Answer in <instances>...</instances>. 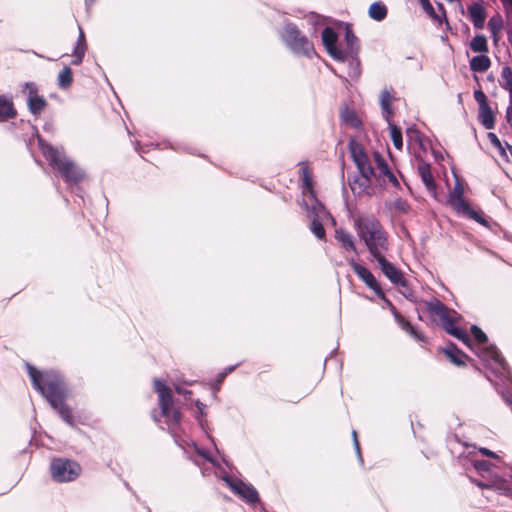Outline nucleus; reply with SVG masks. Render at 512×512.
<instances>
[{
	"label": "nucleus",
	"mask_w": 512,
	"mask_h": 512,
	"mask_svg": "<svg viewBox=\"0 0 512 512\" xmlns=\"http://www.w3.org/2000/svg\"><path fill=\"white\" fill-rule=\"evenodd\" d=\"M27 370L33 387L47 399L68 425L74 426L71 411L64 404L66 387L60 374L52 370L40 372L29 364H27Z\"/></svg>",
	"instance_id": "f257e3e1"
},
{
	"label": "nucleus",
	"mask_w": 512,
	"mask_h": 512,
	"mask_svg": "<svg viewBox=\"0 0 512 512\" xmlns=\"http://www.w3.org/2000/svg\"><path fill=\"white\" fill-rule=\"evenodd\" d=\"M353 227L373 260L387 255L390 249L388 233L378 219L373 216H356L353 218Z\"/></svg>",
	"instance_id": "f03ea898"
},
{
	"label": "nucleus",
	"mask_w": 512,
	"mask_h": 512,
	"mask_svg": "<svg viewBox=\"0 0 512 512\" xmlns=\"http://www.w3.org/2000/svg\"><path fill=\"white\" fill-rule=\"evenodd\" d=\"M471 332L476 344L469 348L477 353L497 377L509 379L510 370L507 363L495 346H486V334L475 325L471 327Z\"/></svg>",
	"instance_id": "7ed1b4c3"
},
{
	"label": "nucleus",
	"mask_w": 512,
	"mask_h": 512,
	"mask_svg": "<svg viewBox=\"0 0 512 512\" xmlns=\"http://www.w3.org/2000/svg\"><path fill=\"white\" fill-rule=\"evenodd\" d=\"M38 142L43 156L59 171L65 182L77 184L84 178L83 170L70 160L62 149L49 145L42 138H39Z\"/></svg>",
	"instance_id": "20e7f679"
},
{
	"label": "nucleus",
	"mask_w": 512,
	"mask_h": 512,
	"mask_svg": "<svg viewBox=\"0 0 512 512\" xmlns=\"http://www.w3.org/2000/svg\"><path fill=\"white\" fill-rule=\"evenodd\" d=\"M349 265L353 269L354 273L370 288L372 289L377 295H379L382 299H384L387 303V305L391 308V311L394 315V318L398 325L406 331L408 334H410L413 338H415L418 341H424V336L418 332L410 322L405 320L404 317H402L395 309V307L392 305V303L385 299L384 293L378 284L377 280L375 279L374 275L371 273L369 269L364 267L363 265L357 263L354 259L348 260Z\"/></svg>",
	"instance_id": "39448f33"
},
{
	"label": "nucleus",
	"mask_w": 512,
	"mask_h": 512,
	"mask_svg": "<svg viewBox=\"0 0 512 512\" xmlns=\"http://www.w3.org/2000/svg\"><path fill=\"white\" fill-rule=\"evenodd\" d=\"M282 41L295 54L306 57L315 55L313 43L293 23H286L281 34Z\"/></svg>",
	"instance_id": "423d86ee"
},
{
	"label": "nucleus",
	"mask_w": 512,
	"mask_h": 512,
	"mask_svg": "<svg viewBox=\"0 0 512 512\" xmlns=\"http://www.w3.org/2000/svg\"><path fill=\"white\" fill-rule=\"evenodd\" d=\"M154 390L158 394L161 414L166 419L169 429L174 431L181 421V413L174 408L171 389L161 380H154Z\"/></svg>",
	"instance_id": "0eeeda50"
},
{
	"label": "nucleus",
	"mask_w": 512,
	"mask_h": 512,
	"mask_svg": "<svg viewBox=\"0 0 512 512\" xmlns=\"http://www.w3.org/2000/svg\"><path fill=\"white\" fill-rule=\"evenodd\" d=\"M464 187L462 183L456 179L454 187L449 193L448 203L449 205L459 214H463L470 219L478 222L483 226H488L487 220L482 216V214L478 211H475L470 207L468 202L465 201L464 197Z\"/></svg>",
	"instance_id": "6e6552de"
},
{
	"label": "nucleus",
	"mask_w": 512,
	"mask_h": 512,
	"mask_svg": "<svg viewBox=\"0 0 512 512\" xmlns=\"http://www.w3.org/2000/svg\"><path fill=\"white\" fill-rule=\"evenodd\" d=\"M50 473L56 482H71L81 474V466L74 460L56 458L51 461Z\"/></svg>",
	"instance_id": "1a4fd4ad"
},
{
	"label": "nucleus",
	"mask_w": 512,
	"mask_h": 512,
	"mask_svg": "<svg viewBox=\"0 0 512 512\" xmlns=\"http://www.w3.org/2000/svg\"><path fill=\"white\" fill-rule=\"evenodd\" d=\"M349 147L353 161L355 162L360 174L364 177L376 176V168L373 166V163H375L374 155L370 158L364 151L362 145L356 141H351Z\"/></svg>",
	"instance_id": "9d476101"
},
{
	"label": "nucleus",
	"mask_w": 512,
	"mask_h": 512,
	"mask_svg": "<svg viewBox=\"0 0 512 512\" xmlns=\"http://www.w3.org/2000/svg\"><path fill=\"white\" fill-rule=\"evenodd\" d=\"M223 480L236 495L248 504L253 505L259 502L258 492L251 484L228 476H225Z\"/></svg>",
	"instance_id": "9b49d317"
},
{
	"label": "nucleus",
	"mask_w": 512,
	"mask_h": 512,
	"mask_svg": "<svg viewBox=\"0 0 512 512\" xmlns=\"http://www.w3.org/2000/svg\"><path fill=\"white\" fill-rule=\"evenodd\" d=\"M301 170L303 173V193L309 194L312 200L311 205L307 206L308 216L312 217V219H325L329 217V214L326 211L325 207L315 198L311 181L308 177L307 168H302Z\"/></svg>",
	"instance_id": "f8f14e48"
},
{
	"label": "nucleus",
	"mask_w": 512,
	"mask_h": 512,
	"mask_svg": "<svg viewBox=\"0 0 512 512\" xmlns=\"http://www.w3.org/2000/svg\"><path fill=\"white\" fill-rule=\"evenodd\" d=\"M23 93L27 96V105L33 115H40L45 109L47 102L43 96L38 94V87L33 82L25 83Z\"/></svg>",
	"instance_id": "ddd939ff"
},
{
	"label": "nucleus",
	"mask_w": 512,
	"mask_h": 512,
	"mask_svg": "<svg viewBox=\"0 0 512 512\" xmlns=\"http://www.w3.org/2000/svg\"><path fill=\"white\" fill-rule=\"evenodd\" d=\"M321 37H322L323 45L325 46L327 52L329 53V55L331 57H333L336 60H340V61L347 60V52L339 49L336 46L338 36L332 28L326 27L323 30Z\"/></svg>",
	"instance_id": "4468645a"
},
{
	"label": "nucleus",
	"mask_w": 512,
	"mask_h": 512,
	"mask_svg": "<svg viewBox=\"0 0 512 512\" xmlns=\"http://www.w3.org/2000/svg\"><path fill=\"white\" fill-rule=\"evenodd\" d=\"M374 161L376 165V176L383 184H391L392 186L399 188L400 183L396 175L389 169L388 164L379 152H374Z\"/></svg>",
	"instance_id": "2eb2a0df"
},
{
	"label": "nucleus",
	"mask_w": 512,
	"mask_h": 512,
	"mask_svg": "<svg viewBox=\"0 0 512 512\" xmlns=\"http://www.w3.org/2000/svg\"><path fill=\"white\" fill-rule=\"evenodd\" d=\"M426 309L432 318H439L442 326L447 322L451 321L452 318L457 316V313L453 310L448 309L438 299H433L425 303Z\"/></svg>",
	"instance_id": "dca6fc26"
},
{
	"label": "nucleus",
	"mask_w": 512,
	"mask_h": 512,
	"mask_svg": "<svg viewBox=\"0 0 512 512\" xmlns=\"http://www.w3.org/2000/svg\"><path fill=\"white\" fill-rule=\"evenodd\" d=\"M382 273L394 284H400L403 282L402 272L395 267L391 262H389L386 258V255L380 256L374 259Z\"/></svg>",
	"instance_id": "f3484780"
},
{
	"label": "nucleus",
	"mask_w": 512,
	"mask_h": 512,
	"mask_svg": "<svg viewBox=\"0 0 512 512\" xmlns=\"http://www.w3.org/2000/svg\"><path fill=\"white\" fill-rule=\"evenodd\" d=\"M345 41H346L347 47L349 49V51H346L347 58L349 57V55L351 56L350 64H351V67L353 70L352 75L358 76L359 75V61L357 60L356 57H354V55L357 53V50H358L357 38L353 34V32L348 28L346 29V32H345Z\"/></svg>",
	"instance_id": "a211bd4d"
},
{
	"label": "nucleus",
	"mask_w": 512,
	"mask_h": 512,
	"mask_svg": "<svg viewBox=\"0 0 512 512\" xmlns=\"http://www.w3.org/2000/svg\"><path fill=\"white\" fill-rule=\"evenodd\" d=\"M477 485L481 488L494 489L501 494L512 496V476L510 479L496 477L488 483L477 482Z\"/></svg>",
	"instance_id": "6ab92c4d"
},
{
	"label": "nucleus",
	"mask_w": 512,
	"mask_h": 512,
	"mask_svg": "<svg viewBox=\"0 0 512 512\" xmlns=\"http://www.w3.org/2000/svg\"><path fill=\"white\" fill-rule=\"evenodd\" d=\"M418 173L421 177L422 182L426 186V188L432 192H436V184L434 178L431 173V167L428 163L421 161L418 164Z\"/></svg>",
	"instance_id": "aec40b11"
},
{
	"label": "nucleus",
	"mask_w": 512,
	"mask_h": 512,
	"mask_svg": "<svg viewBox=\"0 0 512 512\" xmlns=\"http://www.w3.org/2000/svg\"><path fill=\"white\" fill-rule=\"evenodd\" d=\"M456 318H457V316L455 318H452L451 321L447 322L443 326V328L449 334H451L452 336H454L457 339L461 340L468 347H472V342H471V339L469 338L467 332L464 329L455 326Z\"/></svg>",
	"instance_id": "412c9836"
},
{
	"label": "nucleus",
	"mask_w": 512,
	"mask_h": 512,
	"mask_svg": "<svg viewBox=\"0 0 512 512\" xmlns=\"http://www.w3.org/2000/svg\"><path fill=\"white\" fill-rule=\"evenodd\" d=\"M469 16L477 29H482L485 23V10L480 4H473L468 8Z\"/></svg>",
	"instance_id": "4be33fe9"
},
{
	"label": "nucleus",
	"mask_w": 512,
	"mask_h": 512,
	"mask_svg": "<svg viewBox=\"0 0 512 512\" xmlns=\"http://www.w3.org/2000/svg\"><path fill=\"white\" fill-rule=\"evenodd\" d=\"M15 115L16 110L12 99L5 95H0V121H6L14 118Z\"/></svg>",
	"instance_id": "5701e85b"
},
{
	"label": "nucleus",
	"mask_w": 512,
	"mask_h": 512,
	"mask_svg": "<svg viewBox=\"0 0 512 512\" xmlns=\"http://www.w3.org/2000/svg\"><path fill=\"white\" fill-rule=\"evenodd\" d=\"M335 239L342 245L345 250L356 252L355 240L351 233L341 228L336 229Z\"/></svg>",
	"instance_id": "b1692460"
},
{
	"label": "nucleus",
	"mask_w": 512,
	"mask_h": 512,
	"mask_svg": "<svg viewBox=\"0 0 512 512\" xmlns=\"http://www.w3.org/2000/svg\"><path fill=\"white\" fill-rule=\"evenodd\" d=\"M371 179L372 177H364L361 175L360 178H356L350 183L351 190L357 195L370 194L372 190L370 186Z\"/></svg>",
	"instance_id": "393cba45"
},
{
	"label": "nucleus",
	"mask_w": 512,
	"mask_h": 512,
	"mask_svg": "<svg viewBox=\"0 0 512 512\" xmlns=\"http://www.w3.org/2000/svg\"><path fill=\"white\" fill-rule=\"evenodd\" d=\"M393 97L389 91L384 90L380 95V105L382 109V115L386 121L392 120L394 111L391 107Z\"/></svg>",
	"instance_id": "a878e982"
},
{
	"label": "nucleus",
	"mask_w": 512,
	"mask_h": 512,
	"mask_svg": "<svg viewBox=\"0 0 512 512\" xmlns=\"http://www.w3.org/2000/svg\"><path fill=\"white\" fill-rule=\"evenodd\" d=\"M470 69L474 72H486L491 66V60L485 54L473 57L470 62Z\"/></svg>",
	"instance_id": "bb28decb"
},
{
	"label": "nucleus",
	"mask_w": 512,
	"mask_h": 512,
	"mask_svg": "<svg viewBox=\"0 0 512 512\" xmlns=\"http://www.w3.org/2000/svg\"><path fill=\"white\" fill-rule=\"evenodd\" d=\"M499 85L502 89L506 90L509 94V98L512 97V68L505 65L501 69L499 78Z\"/></svg>",
	"instance_id": "cd10ccee"
},
{
	"label": "nucleus",
	"mask_w": 512,
	"mask_h": 512,
	"mask_svg": "<svg viewBox=\"0 0 512 512\" xmlns=\"http://www.w3.org/2000/svg\"><path fill=\"white\" fill-rule=\"evenodd\" d=\"M85 52H86L85 36H84L83 30L81 29V27H79V37H78L77 45L74 49L73 54H74L75 58L72 61V64L79 65L83 60Z\"/></svg>",
	"instance_id": "c85d7f7f"
},
{
	"label": "nucleus",
	"mask_w": 512,
	"mask_h": 512,
	"mask_svg": "<svg viewBox=\"0 0 512 512\" xmlns=\"http://www.w3.org/2000/svg\"><path fill=\"white\" fill-rule=\"evenodd\" d=\"M479 120L486 129L494 128L495 118L489 105L479 107Z\"/></svg>",
	"instance_id": "c756f323"
},
{
	"label": "nucleus",
	"mask_w": 512,
	"mask_h": 512,
	"mask_svg": "<svg viewBox=\"0 0 512 512\" xmlns=\"http://www.w3.org/2000/svg\"><path fill=\"white\" fill-rule=\"evenodd\" d=\"M470 49L474 53L486 54L489 51L487 38L482 35H476L470 42Z\"/></svg>",
	"instance_id": "7c9ffc66"
},
{
	"label": "nucleus",
	"mask_w": 512,
	"mask_h": 512,
	"mask_svg": "<svg viewBox=\"0 0 512 512\" xmlns=\"http://www.w3.org/2000/svg\"><path fill=\"white\" fill-rule=\"evenodd\" d=\"M444 353L456 365H463L465 363L466 355L452 344L444 349Z\"/></svg>",
	"instance_id": "2f4dec72"
},
{
	"label": "nucleus",
	"mask_w": 512,
	"mask_h": 512,
	"mask_svg": "<svg viewBox=\"0 0 512 512\" xmlns=\"http://www.w3.org/2000/svg\"><path fill=\"white\" fill-rule=\"evenodd\" d=\"M388 123L389 132H390V138L392 140V143L394 147L398 150H401L403 147V140H402V132L400 128H398L392 120L386 121Z\"/></svg>",
	"instance_id": "473e14b6"
},
{
	"label": "nucleus",
	"mask_w": 512,
	"mask_h": 512,
	"mask_svg": "<svg viewBox=\"0 0 512 512\" xmlns=\"http://www.w3.org/2000/svg\"><path fill=\"white\" fill-rule=\"evenodd\" d=\"M386 15L387 8L381 2H374L369 7V16L376 21H382L386 17Z\"/></svg>",
	"instance_id": "72a5a7b5"
},
{
	"label": "nucleus",
	"mask_w": 512,
	"mask_h": 512,
	"mask_svg": "<svg viewBox=\"0 0 512 512\" xmlns=\"http://www.w3.org/2000/svg\"><path fill=\"white\" fill-rule=\"evenodd\" d=\"M73 81L72 70L69 67H65L58 75V86L61 89H66L71 86Z\"/></svg>",
	"instance_id": "f704fd0d"
},
{
	"label": "nucleus",
	"mask_w": 512,
	"mask_h": 512,
	"mask_svg": "<svg viewBox=\"0 0 512 512\" xmlns=\"http://www.w3.org/2000/svg\"><path fill=\"white\" fill-rule=\"evenodd\" d=\"M488 28L494 38V40H497L498 34L502 28V19L500 16H493L488 21Z\"/></svg>",
	"instance_id": "c9c22d12"
},
{
	"label": "nucleus",
	"mask_w": 512,
	"mask_h": 512,
	"mask_svg": "<svg viewBox=\"0 0 512 512\" xmlns=\"http://www.w3.org/2000/svg\"><path fill=\"white\" fill-rule=\"evenodd\" d=\"M324 219H312L310 229L312 233L318 238V239H324L325 238V230L323 228L322 221Z\"/></svg>",
	"instance_id": "e433bc0d"
},
{
	"label": "nucleus",
	"mask_w": 512,
	"mask_h": 512,
	"mask_svg": "<svg viewBox=\"0 0 512 512\" xmlns=\"http://www.w3.org/2000/svg\"><path fill=\"white\" fill-rule=\"evenodd\" d=\"M393 208L400 213H407L410 206L406 200L398 198L394 201Z\"/></svg>",
	"instance_id": "4c0bfd02"
},
{
	"label": "nucleus",
	"mask_w": 512,
	"mask_h": 512,
	"mask_svg": "<svg viewBox=\"0 0 512 512\" xmlns=\"http://www.w3.org/2000/svg\"><path fill=\"white\" fill-rule=\"evenodd\" d=\"M423 10L431 17L436 18L435 10L429 0H419Z\"/></svg>",
	"instance_id": "58836bf2"
},
{
	"label": "nucleus",
	"mask_w": 512,
	"mask_h": 512,
	"mask_svg": "<svg viewBox=\"0 0 512 512\" xmlns=\"http://www.w3.org/2000/svg\"><path fill=\"white\" fill-rule=\"evenodd\" d=\"M195 406L197 408L196 418L198 419L200 425L203 427V417L205 416L206 406L199 400L195 401Z\"/></svg>",
	"instance_id": "ea45409f"
},
{
	"label": "nucleus",
	"mask_w": 512,
	"mask_h": 512,
	"mask_svg": "<svg viewBox=\"0 0 512 512\" xmlns=\"http://www.w3.org/2000/svg\"><path fill=\"white\" fill-rule=\"evenodd\" d=\"M474 99L478 102L479 107L488 105L486 95L481 90L474 92Z\"/></svg>",
	"instance_id": "a19ab883"
},
{
	"label": "nucleus",
	"mask_w": 512,
	"mask_h": 512,
	"mask_svg": "<svg viewBox=\"0 0 512 512\" xmlns=\"http://www.w3.org/2000/svg\"><path fill=\"white\" fill-rule=\"evenodd\" d=\"M488 139L490 140L491 144L494 145L495 147H497L498 149L501 150V153L502 155H505V152H504V149L502 147V144H501V141L499 140V138L496 136V134L494 133H489L488 134Z\"/></svg>",
	"instance_id": "79ce46f5"
},
{
	"label": "nucleus",
	"mask_w": 512,
	"mask_h": 512,
	"mask_svg": "<svg viewBox=\"0 0 512 512\" xmlns=\"http://www.w3.org/2000/svg\"><path fill=\"white\" fill-rule=\"evenodd\" d=\"M196 451L199 456H201L204 460L211 462L213 465H215V460L213 459L211 453L205 449H198L196 448Z\"/></svg>",
	"instance_id": "37998d69"
},
{
	"label": "nucleus",
	"mask_w": 512,
	"mask_h": 512,
	"mask_svg": "<svg viewBox=\"0 0 512 512\" xmlns=\"http://www.w3.org/2000/svg\"><path fill=\"white\" fill-rule=\"evenodd\" d=\"M474 467L477 471H488L489 470V463L487 461H475Z\"/></svg>",
	"instance_id": "c03bdc74"
},
{
	"label": "nucleus",
	"mask_w": 512,
	"mask_h": 512,
	"mask_svg": "<svg viewBox=\"0 0 512 512\" xmlns=\"http://www.w3.org/2000/svg\"><path fill=\"white\" fill-rule=\"evenodd\" d=\"M506 120L508 124L512 127V97L509 98V105L506 110Z\"/></svg>",
	"instance_id": "a18cd8bd"
},
{
	"label": "nucleus",
	"mask_w": 512,
	"mask_h": 512,
	"mask_svg": "<svg viewBox=\"0 0 512 512\" xmlns=\"http://www.w3.org/2000/svg\"><path fill=\"white\" fill-rule=\"evenodd\" d=\"M352 435H353L354 446H355L356 452L358 454V457H359L360 461H362V457H361V453H360V446H359V442L357 440V433H356V431H353Z\"/></svg>",
	"instance_id": "49530a36"
},
{
	"label": "nucleus",
	"mask_w": 512,
	"mask_h": 512,
	"mask_svg": "<svg viewBox=\"0 0 512 512\" xmlns=\"http://www.w3.org/2000/svg\"><path fill=\"white\" fill-rule=\"evenodd\" d=\"M480 452H481L483 455H485V456L495 457L494 452H492V451H490V450H488V449H486V448H481V449H480Z\"/></svg>",
	"instance_id": "de8ad7c7"
},
{
	"label": "nucleus",
	"mask_w": 512,
	"mask_h": 512,
	"mask_svg": "<svg viewBox=\"0 0 512 512\" xmlns=\"http://www.w3.org/2000/svg\"><path fill=\"white\" fill-rule=\"evenodd\" d=\"M175 391L178 393V394H188L190 393L189 391L185 390V389H182L180 386H175Z\"/></svg>",
	"instance_id": "09e8293b"
},
{
	"label": "nucleus",
	"mask_w": 512,
	"mask_h": 512,
	"mask_svg": "<svg viewBox=\"0 0 512 512\" xmlns=\"http://www.w3.org/2000/svg\"><path fill=\"white\" fill-rule=\"evenodd\" d=\"M95 0H86V5L89 7Z\"/></svg>",
	"instance_id": "8fccbe9b"
},
{
	"label": "nucleus",
	"mask_w": 512,
	"mask_h": 512,
	"mask_svg": "<svg viewBox=\"0 0 512 512\" xmlns=\"http://www.w3.org/2000/svg\"><path fill=\"white\" fill-rule=\"evenodd\" d=\"M503 4H508V3H512V0H500Z\"/></svg>",
	"instance_id": "3c124183"
},
{
	"label": "nucleus",
	"mask_w": 512,
	"mask_h": 512,
	"mask_svg": "<svg viewBox=\"0 0 512 512\" xmlns=\"http://www.w3.org/2000/svg\"><path fill=\"white\" fill-rule=\"evenodd\" d=\"M506 146H507L508 151H509V152H510V154L512 155V146H511V145H509V144H506Z\"/></svg>",
	"instance_id": "603ef678"
}]
</instances>
